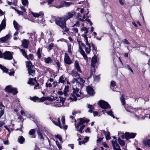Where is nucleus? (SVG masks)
<instances>
[{"mask_svg":"<svg viewBox=\"0 0 150 150\" xmlns=\"http://www.w3.org/2000/svg\"><path fill=\"white\" fill-rule=\"evenodd\" d=\"M37 134L38 135L39 138L43 140L44 139L43 136L42 135V133H41L40 129H39L37 130Z\"/></svg>","mask_w":150,"mask_h":150,"instance_id":"obj_31","label":"nucleus"},{"mask_svg":"<svg viewBox=\"0 0 150 150\" xmlns=\"http://www.w3.org/2000/svg\"><path fill=\"white\" fill-rule=\"evenodd\" d=\"M56 145H57L59 149H60L61 147V146L59 144V142L58 141H56Z\"/></svg>","mask_w":150,"mask_h":150,"instance_id":"obj_59","label":"nucleus"},{"mask_svg":"<svg viewBox=\"0 0 150 150\" xmlns=\"http://www.w3.org/2000/svg\"><path fill=\"white\" fill-rule=\"evenodd\" d=\"M57 102H56V104L55 105H54V106L59 107L63 106L65 99L60 97L57 98Z\"/></svg>","mask_w":150,"mask_h":150,"instance_id":"obj_10","label":"nucleus"},{"mask_svg":"<svg viewBox=\"0 0 150 150\" xmlns=\"http://www.w3.org/2000/svg\"><path fill=\"white\" fill-rule=\"evenodd\" d=\"M91 66L92 67L94 68L96 66V64L97 62V58L96 56L94 55L91 59Z\"/></svg>","mask_w":150,"mask_h":150,"instance_id":"obj_21","label":"nucleus"},{"mask_svg":"<svg viewBox=\"0 0 150 150\" xmlns=\"http://www.w3.org/2000/svg\"><path fill=\"white\" fill-rule=\"evenodd\" d=\"M86 90L88 93L90 95L93 96L95 94V92L93 88L89 86L87 87Z\"/></svg>","mask_w":150,"mask_h":150,"instance_id":"obj_19","label":"nucleus"},{"mask_svg":"<svg viewBox=\"0 0 150 150\" xmlns=\"http://www.w3.org/2000/svg\"><path fill=\"white\" fill-rule=\"evenodd\" d=\"M54 44L53 43L50 44L47 47L48 51H50L52 49L53 47L54 46Z\"/></svg>","mask_w":150,"mask_h":150,"instance_id":"obj_42","label":"nucleus"},{"mask_svg":"<svg viewBox=\"0 0 150 150\" xmlns=\"http://www.w3.org/2000/svg\"><path fill=\"white\" fill-rule=\"evenodd\" d=\"M13 24L15 28L17 31H18L21 27L15 20L13 21Z\"/></svg>","mask_w":150,"mask_h":150,"instance_id":"obj_26","label":"nucleus"},{"mask_svg":"<svg viewBox=\"0 0 150 150\" xmlns=\"http://www.w3.org/2000/svg\"><path fill=\"white\" fill-rule=\"evenodd\" d=\"M88 108L90 109L88 110V112H92L94 109V108L93 105L90 104H88L87 105Z\"/></svg>","mask_w":150,"mask_h":150,"instance_id":"obj_41","label":"nucleus"},{"mask_svg":"<svg viewBox=\"0 0 150 150\" xmlns=\"http://www.w3.org/2000/svg\"><path fill=\"white\" fill-rule=\"evenodd\" d=\"M143 143L145 146L147 145L149 146H150V140L146 139L144 140L143 141Z\"/></svg>","mask_w":150,"mask_h":150,"instance_id":"obj_28","label":"nucleus"},{"mask_svg":"<svg viewBox=\"0 0 150 150\" xmlns=\"http://www.w3.org/2000/svg\"><path fill=\"white\" fill-rule=\"evenodd\" d=\"M28 70L30 75H31L32 76H34L35 74V71L33 69H31Z\"/></svg>","mask_w":150,"mask_h":150,"instance_id":"obj_30","label":"nucleus"},{"mask_svg":"<svg viewBox=\"0 0 150 150\" xmlns=\"http://www.w3.org/2000/svg\"><path fill=\"white\" fill-rule=\"evenodd\" d=\"M107 113L108 115H109L110 116H111L113 118H115V117L113 115V112L112 111L110 110L109 111H107Z\"/></svg>","mask_w":150,"mask_h":150,"instance_id":"obj_47","label":"nucleus"},{"mask_svg":"<svg viewBox=\"0 0 150 150\" xmlns=\"http://www.w3.org/2000/svg\"><path fill=\"white\" fill-rule=\"evenodd\" d=\"M25 139L22 136H20L18 139V142L21 144H22L25 141Z\"/></svg>","mask_w":150,"mask_h":150,"instance_id":"obj_29","label":"nucleus"},{"mask_svg":"<svg viewBox=\"0 0 150 150\" xmlns=\"http://www.w3.org/2000/svg\"><path fill=\"white\" fill-rule=\"evenodd\" d=\"M77 42H78V44L79 45V49L78 50L80 52V54L83 56L84 59H87V57L86 54L84 51L82 49L81 45H82L83 47V43L81 41H79L78 40H77Z\"/></svg>","mask_w":150,"mask_h":150,"instance_id":"obj_6","label":"nucleus"},{"mask_svg":"<svg viewBox=\"0 0 150 150\" xmlns=\"http://www.w3.org/2000/svg\"><path fill=\"white\" fill-rule=\"evenodd\" d=\"M79 11H80V12L81 14L83 13L84 12V8H78L77 9Z\"/></svg>","mask_w":150,"mask_h":150,"instance_id":"obj_60","label":"nucleus"},{"mask_svg":"<svg viewBox=\"0 0 150 150\" xmlns=\"http://www.w3.org/2000/svg\"><path fill=\"white\" fill-rule=\"evenodd\" d=\"M72 32L73 33H77L78 31V28H73L71 29Z\"/></svg>","mask_w":150,"mask_h":150,"instance_id":"obj_43","label":"nucleus"},{"mask_svg":"<svg viewBox=\"0 0 150 150\" xmlns=\"http://www.w3.org/2000/svg\"><path fill=\"white\" fill-rule=\"evenodd\" d=\"M62 123L63 125H64L65 123V117L64 116L62 117Z\"/></svg>","mask_w":150,"mask_h":150,"instance_id":"obj_54","label":"nucleus"},{"mask_svg":"<svg viewBox=\"0 0 150 150\" xmlns=\"http://www.w3.org/2000/svg\"><path fill=\"white\" fill-rule=\"evenodd\" d=\"M76 26L77 27H79L80 26V24L78 21H77L75 24L73 26V27H74L75 26Z\"/></svg>","mask_w":150,"mask_h":150,"instance_id":"obj_55","label":"nucleus"},{"mask_svg":"<svg viewBox=\"0 0 150 150\" xmlns=\"http://www.w3.org/2000/svg\"><path fill=\"white\" fill-rule=\"evenodd\" d=\"M72 3L70 2H67L66 1H63L62 2L60 5H55L54 6L57 8H60L63 6L68 7L71 5Z\"/></svg>","mask_w":150,"mask_h":150,"instance_id":"obj_15","label":"nucleus"},{"mask_svg":"<svg viewBox=\"0 0 150 150\" xmlns=\"http://www.w3.org/2000/svg\"><path fill=\"white\" fill-rule=\"evenodd\" d=\"M20 7L21 9L23 11V12H26V9L23 6H20Z\"/></svg>","mask_w":150,"mask_h":150,"instance_id":"obj_58","label":"nucleus"},{"mask_svg":"<svg viewBox=\"0 0 150 150\" xmlns=\"http://www.w3.org/2000/svg\"><path fill=\"white\" fill-rule=\"evenodd\" d=\"M22 4L24 6H26L28 4V1L27 0H22Z\"/></svg>","mask_w":150,"mask_h":150,"instance_id":"obj_46","label":"nucleus"},{"mask_svg":"<svg viewBox=\"0 0 150 150\" xmlns=\"http://www.w3.org/2000/svg\"><path fill=\"white\" fill-rule=\"evenodd\" d=\"M89 137H86L84 138V140H83V142L84 143H85L89 139Z\"/></svg>","mask_w":150,"mask_h":150,"instance_id":"obj_52","label":"nucleus"},{"mask_svg":"<svg viewBox=\"0 0 150 150\" xmlns=\"http://www.w3.org/2000/svg\"><path fill=\"white\" fill-rule=\"evenodd\" d=\"M15 11H17V13L19 15H22L23 14V12L17 10H15Z\"/></svg>","mask_w":150,"mask_h":150,"instance_id":"obj_53","label":"nucleus"},{"mask_svg":"<svg viewBox=\"0 0 150 150\" xmlns=\"http://www.w3.org/2000/svg\"><path fill=\"white\" fill-rule=\"evenodd\" d=\"M64 59L65 63L67 64L70 65L72 63V61L69 56L66 53L65 54Z\"/></svg>","mask_w":150,"mask_h":150,"instance_id":"obj_16","label":"nucleus"},{"mask_svg":"<svg viewBox=\"0 0 150 150\" xmlns=\"http://www.w3.org/2000/svg\"><path fill=\"white\" fill-rule=\"evenodd\" d=\"M74 14L75 12L73 11H71L66 13L63 17L66 21L67 20L72 18L74 16Z\"/></svg>","mask_w":150,"mask_h":150,"instance_id":"obj_14","label":"nucleus"},{"mask_svg":"<svg viewBox=\"0 0 150 150\" xmlns=\"http://www.w3.org/2000/svg\"><path fill=\"white\" fill-rule=\"evenodd\" d=\"M66 79V78L63 75H62L59 77L58 83L64 84L65 83Z\"/></svg>","mask_w":150,"mask_h":150,"instance_id":"obj_23","label":"nucleus"},{"mask_svg":"<svg viewBox=\"0 0 150 150\" xmlns=\"http://www.w3.org/2000/svg\"><path fill=\"white\" fill-rule=\"evenodd\" d=\"M42 51V48H39L37 52V54L38 58L40 59L41 57V52Z\"/></svg>","mask_w":150,"mask_h":150,"instance_id":"obj_34","label":"nucleus"},{"mask_svg":"<svg viewBox=\"0 0 150 150\" xmlns=\"http://www.w3.org/2000/svg\"><path fill=\"white\" fill-rule=\"evenodd\" d=\"M87 35L85 34H83L82 36L83 37L84 41L85 42L86 45L83 43V47L85 48V51L88 54L90 53L91 49V46L90 43L88 42Z\"/></svg>","mask_w":150,"mask_h":150,"instance_id":"obj_4","label":"nucleus"},{"mask_svg":"<svg viewBox=\"0 0 150 150\" xmlns=\"http://www.w3.org/2000/svg\"><path fill=\"white\" fill-rule=\"evenodd\" d=\"M55 23L65 32L69 31V29L66 27V21L63 17L57 18L56 19Z\"/></svg>","mask_w":150,"mask_h":150,"instance_id":"obj_2","label":"nucleus"},{"mask_svg":"<svg viewBox=\"0 0 150 150\" xmlns=\"http://www.w3.org/2000/svg\"><path fill=\"white\" fill-rule=\"evenodd\" d=\"M74 65L75 68L77 71L80 73H82V71L80 67L79 63L78 61H75Z\"/></svg>","mask_w":150,"mask_h":150,"instance_id":"obj_22","label":"nucleus"},{"mask_svg":"<svg viewBox=\"0 0 150 150\" xmlns=\"http://www.w3.org/2000/svg\"><path fill=\"white\" fill-rule=\"evenodd\" d=\"M31 13L35 17L39 18V19L36 21L37 22L42 24L44 23L45 20L43 18L44 14L42 12H40L39 13H36L32 12Z\"/></svg>","mask_w":150,"mask_h":150,"instance_id":"obj_5","label":"nucleus"},{"mask_svg":"<svg viewBox=\"0 0 150 150\" xmlns=\"http://www.w3.org/2000/svg\"><path fill=\"white\" fill-rule=\"evenodd\" d=\"M136 135V134L135 133H130L126 132L125 133V138L127 139L134 138Z\"/></svg>","mask_w":150,"mask_h":150,"instance_id":"obj_17","label":"nucleus"},{"mask_svg":"<svg viewBox=\"0 0 150 150\" xmlns=\"http://www.w3.org/2000/svg\"><path fill=\"white\" fill-rule=\"evenodd\" d=\"M110 87L114 91V88L117 87L115 82L114 81H112L111 82Z\"/></svg>","mask_w":150,"mask_h":150,"instance_id":"obj_32","label":"nucleus"},{"mask_svg":"<svg viewBox=\"0 0 150 150\" xmlns=\"http://www.w3.org/2000/svg\"><path fill=\"white\" fill-rule=\"evenodd\" d=\"M26 65L28 68V70L33 69L34 67V66L33 65L32 62L30 61L26 62Z\"/></svg>","mask_w":150,"mask_h":150,"instance_id":"obj_24","label":"nucleus"},{"mask_svg":"<svg viewBox=\"0 0 150 150\" xmlns=\"http://www.w3.org/2000/svg\"><path fill=\"white\" fill-rule=\"evenodd\" d=\"M69 86H66L64 90L63 93L65 96L68 95L67 93L69 91Z\"/></svg>","mask_w":150,"mask_h":150,"instance_id":"obj_27","label":"nucleus"},{"mask_svg":"<svg viewBox=\"0 0 150 150\" xmlns=\"http://www.w3.org/2000/svg\"><path fill=\"white\" fill-rule=\"evenodd\" d=\"M35 129H31L29 131V134L30 135H33L35 133Z\"/></svg>","mask_w":150,"mask_h":150,"instance_id":"obj_45","label":"nucleus"},{"mask_svg":"<svg viewBox=\"0 0 150 150\" xmlns=\"http://www.w3.org/2000/svg\"><path fill=\"white\" fill-rule=\"evenodd\" d=\"M21 52L22 53L23 56H24L27 59H28V57L26 53L25 50L23 49H20Z\"/></svg>","mask_w":150,"mask_h":150,"instance_id":"obj_35","label":"nucleus"},{"mask_svg":"<svg viewBox=\"0 0 150 150\" xmlns=\"http://www.w3.org/2000/svg\"><path fill=\"white\" fill-rule=\"evenodd\" d=\"M48 97H43L41 98L40 99V102H43L45 100H47L48 99Z\"/></svg>","mask_w":150,"mask_h":150,"instance_id":"obj_48","label":"nucleus"},{"mask_svg":"<svg viewBox=\"0 0 150 150\" xmlns=\"http://www.w3.org/2000/svg\"><path fill=\"white\" fill-rule=\"evenodd\" d=\"M30 59L32 60L33 59L34 57L33 56V55L32 54H30L28 55Z\"/></svg>","mask_w":150,"mask_h":150,"instance_id":"obj_64","label":"nucleus"},{"mask_svg":"<svg viewBox=\"0 0 150 150\" xmlns=\"http://www.w3.org/2000/svg\"><path fill=\"white\" fill-rule=\"evenodd\" d=\"M38 98L37 97H34L33 98H31L30 99L33 101H35L38 100Z\"/></svg>","mask_w":150,"mask_h":150,"instance_id":"obj_57","label":"nucleus"},{"mask_svg":"<svg viewBox=\"0 0 150 150\" xmlns=\"http://www.w3.org/2000/svg\"><path fill=\"white\" fill-rule=\"evenodd\" d=\"M28 83L29 84L34 85V83L33 82V79L32 78H30L29 79Z\"/></svg>","mask_w":150,"mask_h":150,"instance_id":"obj_49","label":"nucleus"},{"mask_svg":"<svg viewBox=\"0 0 150 150\" xmlns=\"http://www.w3.org/2000/svg\"><path fill=\"white\" fill-rule=\"evenodd\" d=\"M71 75L74 76V79L71 82L73 84L76 83V86L77 87L82 88L84 86L85 80L83 78H80L79 74L76 71H72Z\"/></svg>","mask_w":150,"mask_h":150,"instance_id":"obj_1","label":"nucleus"},{"mask_svg":"<svg viewBox=\"0 0 150 150\" xmlns=\"http://www.w3.org/2000/svg\"><path fill=\"white\" fill-rule=\"evenodd\" d=\"M123 42L124 44H127L128 45H129L130 44V43L128 41L126 40V39H124L123 40Z\"/></svg>","mask_w":150,"mask_h":150,"instance_id":"obj_51","label":"nucleus"},{"mask_svg":"<svg viewBox=\"0 0 150 150\" xmlns=\"http://www.w3.org/2000/svg\"><path fill=\"white\" fill-rule=\"evenodd\" d=\"M56 138H58L60 141L62 139V138L60 135H57L55 136Z\"/></svg>","mask_w":150,"mask_h":150,"instance_id":"obj_62","label":"nucleus"},{"mask_svg":"<svg viewBox=\"0 0 150 150\" xmlns=\"http://www.w3.org/2000/svg\"><path fill=\"white\" fill-rule=\"evenodd\" d=\"M0 109H1L0 111V115L2 116L4 114V110H2L1 108H0Z\"/></svg>","mask_w":150,"mask_h":150,"instance_id":"obj_61","label":"nucleus"},{"mask_svg":"<svg viewBox=\"0 0 150 150\" xmlns=\"http://www.w3.org/2000/svg\"><path fill=\"white\" fill-rule=\"evenodd\" d=\"M5 90L6 91L10 93H12L13 95H16L18 93L16 88H13L10 85L7 86L5 88Z\"/></svg>","mask_w":150,"mask_h":150,"instance_id":"obj_8","label":"nucleus"},{"mask_svg":"<svg viewBox=\"0 0 150 150\" xmlns=\"http://www.w3.org/2000/svg\"><path fill=\"white\" fill-rule=\"evenodd\" d=\"M106 138L107 140H109L110 139V133L109 132H107L106 134H105Z\"/></svg>","mask_w":150,"mask_h":150,"instance_id":"obj_50","label":"nucleus"},{"mask_svg":"<svg viewBox=\"0 0 150 150\" xmlns=\"http://www.w3.org/2000/svg\"><path fill=\"white\" fill-rule=\"evenodd\" d=\"M81 139L79 138V139H78V141L79 142V144L80 145L82 144H84L85 143H83V141H81Z\"/></svg>","mask_w":150,"mask_h":150,"instance_id":"obj_56","label":"nucleus"},{"mask_svg":"<svg viewBox=\"0 0 150 150\" xmlns=\"http://www.w3.org/2000/svg\"><path fill=\"white\" fill-rule=\"evenodd\" d=\"M13 52L6 51L4 53L3 58L6 60H11L13 58Z\"/></svg>","mask_w":150,"mask_h":150,"instance_id":"obj_7","label":"nucleus"},{"mask_svg":"<svg viewBox=\"0 0 150 150\" xmlns=\"http://www.w3.org/2000/svg\"><path fill=\"white\" fill-rule=\"evenodd\" d=\"M11 37V34L9 33L4 37L0 38V42L7 43L8 40L10 39Z\"/></svg>","mask_w":150,"mask_h":150,"instance_id":"obj_12","label":"nucleus"},{"mask_svg":"<svg viewBox=\"0 0 150 150\" xmlns=\"http://www.w3.org/2000/svg\"><path fill=\"white\" fill-rule=\"evenodd\" d=\"M0 68L3 71L6 73H7L8 72V69L1 64H0Z\"/></svg>","mask_w":150,"mask_h":150,"instance_id":"obj_39","label":"nucleus"},{"mask_svg":"<svg viewBox=\"0 0 150 150\" xmlns=\"http://www.w3.org/2000/svg\"><path fill=\"white\" fill-rule=\"evenodd\" d=\"M118 141L119 144L121 146H124L125 145V142L123 140H122L120 138L118 139Z\"/></svg>","mask_w":150,"mask_h":150,"instance_id":"obj_36","label":"nucleus"},{"mask_svg":"<svg viewBox=\"0 0 150 150\" xmlns=\"http://www.w3.org/2000/svg\"><path fill=\"white\" fill-rule=\"evenodd\" d=\"M121 102L122 103V105H124L125 103V100L124 96H122L120 98Z\"/></svg>","mask_w":150,"mask_h":150,"instance_id":"obj_44","label":"nucleus"},{"mask_svg":"<svg viewBox=\"0 0 150 150\" xmlns=\"http://www.w3.org/2000/svg\"><path fill=\"white\" fill-rule=\"evenodd\" d=\"M68 47V52L71 54H72V52L71 51V45L70 43H67Z\"/></svg>","mask_w":150,"mask_h":150,"instance_id":"obj_40","label":"nucleus"},{"mask_svg":"<svg viewBox=\"0 0 150 150\" xmlns=\"http://www.w3.org/2000/svg\"><path fill=\"white\" fill-rule=\"evenodd\" d=\"M46 86L47 87H51L52 86V84L50 83H46Z\"/></svg>","mask_w":150,"mask_h":150,"instance_id":"obj_63","label":"nucleus"},{"mask_svg":"<svg viewBox=\"0 0 150 150\" xmlns=\"http://www.w3.org/2000/svg\"><path fill=\"white\" fill-rule=\"evenodd\" d=\"M112 143L114 150H121L116 141H112Z\"/></svg>","mask_w":150,"mask_h":150,"instance_id":"obj_18","label":"nucleus"},{"mask_svg":"<svg viewBox=\"0 0 150 150\" xmlns=\"http://www.w3.org/2000/svg\"><path fill=\"white\" fill-rule=\"evenodd\" d=\"M81 31H83L84 34H86L88 32V29L86 27H82L81 29Z\"/></svg>","mask_w":150,"mask_h":150,"instance_id":"obj_38","label":"nucleus"},{"mask_svg":"<svg viewBox=\"0 0 150 150\" xmlns=\"http://www.w3.org/2000/svg\"><path fill=\"white\" fill-rule=\"evenodd\" d=\"M57 120L58 122L57 123L55 121L52 120L53 123L55 125L59 126L60 128H62L64 129H67V126L65 125H63V126H62L61 125V123H60V117H58L57 119Z\"/></svg>","mask_w":150,"mask_h":150,"instance_id":"obj_13","label":"nucleus"},{"mask_svg":"<svg viewBox=\"0 0 150 150\" xmlns=\"http://www.w3.org/2000/svg\"><path fill=\"white\" fill-rule=\"evenodd\" d=\"M22 44L23 46L25 48H27L29 42L28 40H24L22 41Z\"/></svg>","mask_w":150,"mask_h":150,"instance_id":"obj_25","label":"nucleus"},{"mask_svg":"<svg viewBox=\"0 0 150 150\" xmlns=\"http://www.w3.org/2000/svg\"><path fill=\"white\" fill-rule=\"evenodd\" d=\"M76 86V88H73V91L71 93V96L70 98V99L72 100L76 101L77 97H81V96H82L81 91H79V88H78Z\"/></svg>","mask_w":150,"mask_h":150,"instance_id":"obj_3","label":"nucleus"},{"mask_svg":"<svg viewBox=\"0 0 150 150\" xmlns=\"http://www.w3.org/2000/svg\"><path fill=\"white\" fill-rule=\"evenodd\" d=\"M99 104L102 108L104 109H107L110 108L108 103L103 100H100L99 101Z\"/></svg>","mask_w":150,"mask_h":150,"instance_id":"obj_11","label":"nucleus"},{"mask_svg":"<svg viewBox=\"0 0 150 150\" xmlns=\"http://www.w3.org/2000/svg\"><path fill=\"white\" fill-rule=\"evenodd\" d=\"M44 60L45 62L47 64H49L52 61V60L50 57L45 58Z\"/></svg>","mask_w":150,"mask_h":150,"instance_id":"obj_33","label":"nucleus"},{"mask_svg":"<svg viewBox=\"0 0 150 150\" xmlns=\"http://www.w3.org/2000/svg\"><path fill=\"white\" fill-rule=\"evenodd\" d=\"M79 120H80L79 123L77 125H76V124H75V128L76 129H79V126H80L85 123H87L89 121V120L87 119L85 117L81 118H79Z\"/></svg>","mask_w":150,"mask_h":150,"instance_id":"obj_9","label":"nucleus"},{"mask_svg":"<svg viewBox=\"0 0 150 150\" xmlns=\"http://www.w3.org/2000/svg\"><path fill=\"white\" fill-rule=\"evenodd\" d=\"M85 126V125H82L80 126H79V127H80V129H77L76 130L78 131L80 133H82L83 132V129L84 128Z\"/></svg>","mask_w":150,"mask_h":150,"instance_id":"obj_37","label":"nucleus"},{"mask_svg":"<svg viewBox=\"0 0 150 150\" xmlns=\"http://www.w3.org/2000/svg\"><path fill=\"white\" fill-rule=\"evenodd\" d=\"M6 19L4 17V18L2 21L0 25V32L2 30L5 28L6 24Z\"/></svg>","mask_w":150,"mask_h":150,"instance_id":"obj_20","label":"nucleus"}]
</instances>
